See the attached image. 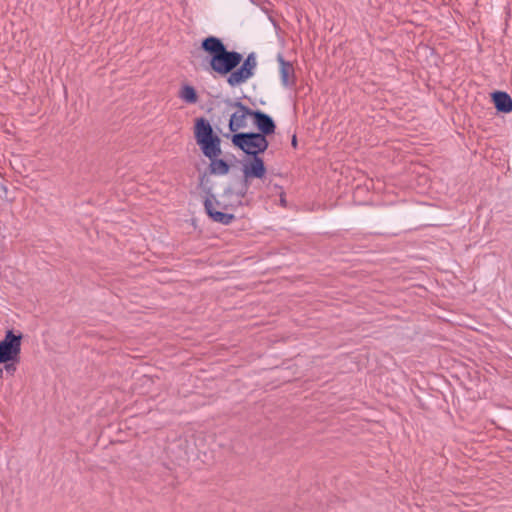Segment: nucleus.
Listing matches in <instances>:
<instances>
[{"instance_id":"obj_1","label":"nucleus","mask_w":512,"mask_h":512,"mask_svg":"<svg viewBox=\"0 0 512 512\" xmlns=\"http://www.w3.org/2000/svg\"><path fill=\"white\" fill-rule=\"evenodd\" d=\"M200 49L206 54L211 72L227 77L230 87L241 86L255 75L258 65L255 52L244 58L242 53L229 50L221 38L213 35L202 39Z\"/></svg>"},{"instance_id":"obj_2","label":"nucleus","mask_w":512,"mask_h":512,"mask_svg":"<svg viewBox=\"0 0 512 512\" xmlns=\"http://www.w3.org/2000/svg\"><path fill=\"white\" fill-rule=\"evenodd\" d=\"M194 137L203 155L210 160V174H228L230 164L226 160L219 158L222 154L221 139L214 132L212 125L206 118L200 117L195 120Z\"/></svg>"},{"instance_id":"obj_3","label":"nucleus","mask_w":512,"mask_h":512,"mask_svg":"<svg viewBox=\"0 0 512 512\" xmlns=\"http://www.w3.org/2000/svg\"><path fill=\"white\" fill-rule=\"evenodd\" d=\"M232 144L251 157L259 156L269 147V141L261 133L239 132L232 134Z\"/></svg>"},{"instance_id":"obj_4","label":"nucleus","mask_w":512,"mask_h":512,"mask_svg":"<svg viewBox=\"0 0 512 512\" xmlns=\"http://www.w3.org/2000/svg\"><path fill=\"white\" fill-rule=\"evenodd\" d=\"M23 334L8 329L0 340V362L20 361Z\"/></svg>"},{"instance_id":"obj_5","label":"nucleus","mask_w":512,"mask_h":512,"mask_svg":"<svg viewBox=\"0 0 512 512\" xmlns=\"http://www.w3.org/2000/svg\"><path fill=\"white\" fill-rule=\"evenodd\" d=\"M208 179L206 178V174L200 176V186L203 188L206 193V197L204 200V209L208 217L216 223H220L222 225H229L235 219V215L231 213H224L215 209L212 204V198L215 199V195L212 193V188L207 186Z\"/></svg>"},{"instance_id":"obj_6","label":"nucleus","mask_w":512,"mask_h":512,"mask_svg":"<svg viewBox=\"0 0 512 512\" xmlns=\"http://www.w3.org/2000/svg\"><path fill=\"white\" fill-rule=\"evenodd\" d=\"M225 103L227 106L235 109V111L230 115L228 124L229 131L233 134L239 133L238 131L240 129L247 126V118H252L253 109L249 108L238 99H227Z\"/></svg>"},{"instance_id":"obj_7","label":"nucleus","mask_w":512,"mask_h":512,"mask_svg":"<svg viewBox=\"0 0 512 512\" xmlns=\"http://www.w3.org/2000/svg\"><path fill=\"white\" fill-rule=\"evenodd\" d=\"M253 124L257 129L256 133H261L267 138L275 133L276 123L273 118L262 110L256 109L252 113Z\"/></svg>"},{"instance_id":"obj_8","label":"nucleus","mask_w":512,"mask_h":512,"mask_svg":"<svg viewBox=\"0 0 512 512\" xmlns=\"http://www.w3.org/2000/svg\"><path fill=\"white\" fill-rule=\"evenodd\" d=\"M242 171L246 178L262 179L267 169L264 160L260 156H255L243 165Z\"/></svg>"},{"instance_id":"obj_9","label":"nucleus","mask_w":512,"mask_h":512,"mask_svg":"<svg viewBox=\"0 0 512 512\" xmlns=\"http://www.w3.org/2000/svg\"><path fill=\"white\" fill-rule=\"evenodd\" d=\"M279 72L281 83L284 87L291 88L295 85L294 68L289 61H286L281 54H278Z\"/></svg>"},{"instance_id":"obj_10","label":"nucleus","mask_w":512,"mask_h":512,"mask_svg":"<svg viewBox=\"0 0 512 512\" xmlns=\"http://www.w3.org/2000/svg\"><path fill=\"white\" fill-rule=\"evenodd\" d=\"M491 100L497 112L508 114L512 112V97L505 91H494L491 93Z\"/></svg>"},{"instance_id":"obj_11","label":"nucleus","mask_w":512,"mask_h":512,"mask_svg":"<svg viewBox=\"0 0 512 512\" xmlns=\"http://www.w3.org/2000/svg\"><path fill=\"white\" fill-rule=\"evenodd\" d=\"M179 97L188 104H195L198 101V94L196 89L189 84L182 86Z\"/></svg>"},{"instance_id":"obj_12","label":"nucleus","mask_w":512,"mask_h":512,"mask_svg":"<svg viewBox=\"0 0 512 512\" xmlns=\"http://www.w3.org/2000/svg\"><path fill=\"white\" fill-rule=\"evenodd\" d=\"M19 362L20 361H8V362L2 363L4 373L6 374V376H13L15 374V372L17 370V364Z\"/></svg>"},{"instance_id":"obj_13","label":"nucleus","mask_w":512,"mask_h":512,"mask_svg":"<svg viewBox=\"0 0 512 512\" xmlns=\"http://www.w3.org/2000/svg\"><path fill=\"white\" fill-rule=\"evenodd\" d=\"M247 192H248V189L244 188L243 186L240 185V188L237 190L236 195L238 197L243 198L246 196Z\"/></svg>"},{"instance_id":"obj_14","label":"nucleus","mask_w":512,"mask_h":512,"mask_svg":"<svg viewBox=\"0 0 512 512\" xmlns=\"http://www.w3.org/2000/svg\"><path fill=\"white\" fill-rule=\"evenodd\" d=\"M251 179L252 178H246L245 174H243V179H242V182H241V186H243L244 188L249 189V187H250V180Z\"/></svg>"},{"instance_id":"obj_15","label":"nucleus","mask_w":512,"mask_h":512,"mask_svg":"<svg viewBox=\"0 0 512 512\" xmlns=\"http://www.w3.org/2000/svg\"><path fill=\"white\" fill-rule=\"evenodd\" d=\"M212 204L213 205L215 204L217 207H222L223 209H227V206L226 205L222 206L220 201L217 200L216 198L215 199L212 198Z\"/></svg>"},{"instance_id":"obj_16","label":"nucleus","mask_w":512,"mask_h":512,"mask_svg":"<svg viewBox=\"0 0 512 512\" xmlns=\"http://www.w3.org/2000/svg\"><path fill=\"white\" fill-rule=\"evenodd\" d=\"M291 144H292V146H293L294 148H296V147H297V137H296V135H293V137H292V141H291Z\"/></svg>"},{"instance_id":"obj_17","label":"nucleus","mask_w":512,"mask_h":512,"mask_svg":"<svg viewBox=\"0 0 512 512\" xmlns=\"http://www.w3.org/2000/svg\"><path fill=\"white\" fill-rule=\"evenodd\" d=\"M2 363L3 362H0V378H3L4 377V369H3V366H2Z\"/></svg>"}]
</instances>
